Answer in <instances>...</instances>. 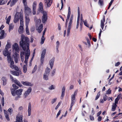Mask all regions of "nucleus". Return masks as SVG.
Listing matches in <instances>:
<instances>
[{
  "label": "nucleus",
  "mask_w": 122,
  "mask_h": 122,
  "mask_svg": "<svg viewBox=\"0 0 122 122\" xmlns=\"http://www.w3.org/2000/svg\"><path fill=\"white\" fill-rule=\"evenodd\" d=\"M5 34V31L3 30H2L0 32V34L1 35L0 38L2 39L4 38V34Z\"/></svg>",
  "instance_id": "obj_29"
},
{
  "label": "nucleus",
  "mask_w": 122,
  "mask_h": 122,
  "mask_svg": "<svg viewBox=\"0 0 122 122\" xmlns=\"http://www.w3.org/2000/svg\"><path fill=\"white\" fill-rule=\"evenodd\" d=\"M13 52L14 53H19L20 48L18 45L17 43H15L12 46Z\"/></svg>",
  "instance_id": "obj_5"
},
{
  "label": "nucleus",
  "mask_w": 122,
  "mask_h": 122,
  "mask_svg": "<svg viewBox=\"0 0 122 122\" xmlns=\"http://www.w3.org/2000/svg\"><path fill=\"white\" fill-rule=\"evenodd\" d=\"M21 41L20 42V46L22 47L24 50L25 51L27 48V50L25 54V61L24 63L25 65H24L23 67L24 73H25L27 70V68L26 65H27V62L30 54V51L29 49V44L28 43L29 39L27 37H25L23 35H21Z\"/></svg>",
  "instance_id": "obj_1"
},
{
  "label": "nucleus",
  "mask_w": 122,
  "mask_h": 122,
  "mask_svg": "<svg viewBox=\"0 0 122 122\" xmlns=\"http://www.w3.org/2000/svg\"><path fill=\"white\" fill-rule=\"evenodd\" d=\"M90 119L92 121H93L94 120V118L93 117L90 115Z\"/></svg>",
  "instance_id": "obj_57"
},
{
  "label": "nucleus",
  "mask_w": 122,
  "mask_h": 122,
  "mask_svg": "<svg viewBox=\"0 0 122 122\" xmlns=\"http://www.w3.org/2000/svg\"><path fill=\"white\" fill-rule=\"evenodd\" d=\"M11 45V44H10V43L9 42L7 43L5 46V49L8 50V49L10 47Z\"/></svg>",
  "instance_id": "obj_36"
},
{
  "label": "nucleus",
  "mask_w": 122,
  "mask_h": 122,
  "mask_svg": "<svg viewBox=\"0 0 122 122\" xmlns=\"http://www.w3.org/2000/svg\"><path fill=\"white\" fill-rule=\"evenodd\" d=\"M20 19V26H23V15L22 14L19 12H17L16 13L14 20V21L15 23L18 22L19 21V19Z\"/></svg>",
  "instance_id": "obj_2"
},
{
  "label": "nucleus",
  "mask_w": 122,
  "mask_h": 122,
  "mask_svg": "<svg viewBox=\"0 0 122 122\" xmlns=\"http://www.w3.org/2000/svg\"><path fill=\"white\" fill-rule=\"evenodd\" d=\"M15 63H17L18 62V59L19 57V55L17 53H14L13 55Z\"/></svg>",
  "instance_id": "obj_11"
},
{
  "label": "nucleus",
  "mask_w": 122,
  "mask_h": 122,
  "mask_svg": "<svg viewBox=\"0 0 122 122\" xmlns=\"http://www.w3.org/2000/svg\"><path fill=\"white\" fill-rule=\"evenodd\" d=\"M50 71V69L48 67H47L45 70L44 73L49 75Z\"/></svg>",
  "instance_id": "obj_30"
},
{
  "label": "nucleus",
  "mask_w": 122,
  "mask_h": 122,
  "mask_svg": "<svg viewBox=\"0 0 122 122\" xmlns=\"http://www.w3.org/2000/svg\"><path fill=\"white\" fill-rule=\"evenodd\" d=\"M74 103H71V105H70V109H69V110L70 111H71V109H72V107L73 106V105H74Z\"/></svg>",
  "instance_id": "obj_62"
},
{
  "label": "nucleus",
  "mask_w": 122,
  "mask_h": 122,
  "mask_svg": "<svg viewBox=\"0 0 122 122\" xmlns=\"http://www.w3.org/2000/svg\"><path fill=\"white\" fill-rule=\"evenodd\" d=\"M65 87L64 86L62 88V93H65Z\"/></svg>",
  "instance_id": "obj_61"
},
{
  "label": "nucleus",
  "mask_w": 122,
  "mask_h": 122,
  "mask_svg": "<svg viewBox=\"0 0 122 122\" xmlns=\"http://www.w3.org/2000/svg\"><path fill=\"white\" fill-rule=\"evenodd\" d=\"M14 89H11V93L13 96H15L17 95V96H20L22 94V93L23 91L22 89H20L17 90L15 91Z\"/></svg>",
  "instance_id": "obj_3"
},
{
  "label": "nucleus",
  "mask_w": 122,
  "mask_h": 122,
  "mask_svg": "<svg viewBox=\"0 0 122 122\" xmlns=\"http://www.w3.org/2000/svg\"><path fill=\"white\" fill-rule=\"evenodd\" d=\"M21 82L24 85L29 86H31L33 85L30 82L27 81H22Z\"/></svg>",
  "instance_id": "obj_16"
},
{
  "label": "nucleus",
  "mask_w": 122,
  "mask_h": 122,
  "mask_svg": "<svg viewBox=\"0 0 122 122\" xmlns=\"http://www.w3.org/2000/svg\"><path fill=\"white\" fill-rule=\"evenodd\" d=\"M70 15H67V18L66 20V23H65V26H66V27L67 26V22L68 21L70 17Z\"/></svg>",
  "instance_id": "obj_37"
},
{
  "label": "nucleus",
  "mask_w": 122,
  "mask_h": 122,
  "mask_svg": "<svg viewBox=\"0 0 122 122\" xmlns=\"http://www.w3.org/2000/svg\"><path fill=\"white\" fill-rule=\"evenodd\" d=\"M57 98H55L52 99L51 101V103L53 104L55 103L56 101Z\"/></svg>",
  "instance_id": "obj_45"
},
{
  "label": "nucleus",
  "mask_w": 122,
  "mask_h": 122,
  "mask_svg": "<svg viewBox=\"0 0 122 122\" xmlns=\"http://www.w3.org/2000/svg\"><path fill=\"white\" fill-rule=\"evenodd\" d=\"M23 116L22 115L19 113L16 118V121L17 122H22Z\"/></svg>",
  "instance_id": "obj_6"
},
{
  "label": "nucleus",
  "mask_w": 122,
  "mask_h": 122,
  "mask_svg": "<svg viewBox=\"0 0 122 122\" xmlns=\"http://www.w3.org/2000/svg\"><path fill=\"white\" fill-rule=\"evenodd\" d=\"M43 25L42 24L40 25L37 29V30L38 31V32L40 33L42 31L43 29Z\"/></svg>",
  "instance_id": "obj_21"
},
{
  "label": "nucleus",
  "mask_w": 122,
  "mask_h": 122,
  "mask_svg": "<svg viewBox=\"0 0 122 122\" xmlns=\"http://www.w3.org/2000/svg\"><path fill=\"white\" fill-rule=\"evenodd\" d=\"M73 16V15H71L70 20V21L68 24V27L67 28V36H68L69 35L72 23V22Z\"/></svg>",
  "instance_id": "obj_4"
},
{
  "label": "nucleus",
  "mask_w": 122,
  "mask_h": 122,
  "mask_svg": "<svg viewBox=\"0 0 122 122\" xmlns=\"http://www.w3.org/2000/svg\"><path fill=\"white\" fill-rule=\"evenodd\" d=\"M10 72L11 73L12 75L17 76H19L20 75V73L21 72V71L20 70L18 71H11Z\"/></svg>",
  "instance_id": "obj_17"
},
{
  "label": "nucleus",
  "mask_w": 122,
  "mask_h": 122,
  "mask_svg": "<svg viewBox=\"0 0 122 122\" xmlns=\"http://www.w3.org/2000/svg\"><path fill=\"white\" fill-rule=\"evenodd\" d=\"M61 103L60 102H59L58 103V105H57V106H56V107H55V109L56 110V109H57L59 107L60 105L61 104Z\"/></svg>",
  "instance_id": "obj_53"
},
{
  "label": "nucleus",
  "mask_w": 122,
  "mask_h": 122,
  "mask_svg": "<svg viewBox=\"0 0 122 122\" xmlns=\"http://www.w3.org/2000/svg\"><path fill=\"white\" fill-rule=\"evenodd\" d=\"M56 47H59L60 45V43L59 41H57L56 42Z\"/></svg>",
  "instance_id": "obj_58"
},
{
  "label": "nucleus",
  "mask_w": 122,
  "mask_h": 122,
  "mask_svg": "<svg viewBox=\"0 0 122 122\" xmlns=\"http://www.w3.org/2000/svg\"><path fill=\"white\" fill-rule=\"evenodd\" d=\"M23 27L22 26H20L18 29V31L20 34L22 33L23 32Z\"/></svg>",
  "instance_id": "obj_27"
},
{
  "label": "nucleus",
  "mask_w": 122,
  "mask_h": 122,
  "mask_svg": "<svg viewBox=\"0 0 122 122\" xmlns=\"http://www.w3.org/2000/svg\"><path fill=\"white\" fill-rule=\"evenodd\" d=\"M119 100L117 98H116L115 100V103H113V104H115L116 105V104L117 103Z\"/></svg>",
  "instance_id": "obj_51"
},
{
  "label": "nucleus",
  "mask_w": 122,
  "mask_h": 122,
  "mask_svg": "<svg viewBox=\"0 0 122 122\" xmlns=\"http://www.w3.org/2000/svg\"><path fill=\"white\" fill-rule=\"evenodd\" d=\"M31 105L30 103H29L28 109V116H30L31 115Z\"/></svg>",
  "instance_id": "obj_19"
},
{
  "label": "nucleus",
  "mask_w": 122,
  "mask_h": 122,
  "mask_svg": "<svg viewBox=\"0 0 122 122\" xmlns=\"http://www.w3.org/2000/svg\"><path fill=\"white\" fill-rule=\"evenodd\" d=\"M24 52H21L20 53V58L24 57Z\"/></svg>",
  "instance_id": "obj_54"
},
{
  "label": "nucleus",
  "mask_w": 122,
  "mask_h": 122,
  "mask_svg": "<svg viewBox=\"0 0 122 122\" xmlns=\"http://www.w3.org/2000/svg\"><path fill=\"white\" fill-rule=\"evenodd\" d=\"M61 112V110H60L58 112V113L57 114V115H56V117H57L60 114Z\"/></svg>",
  "instance_id": "obj_59"
},
{
  "label": "nucleus",
  "mask_w": 122,
  "mask_h": 122,
  "mask_svg": "<svg viewBox=\"0 0 122 122\" xmlns=\"http://www.w3.org/2000/svg\"><path fill=\"white\" fill-rule=\"evenodd\" d=\"M32 13L33 15H35L36 13V9H33Z\"/></svg>",
  "instance_id": "obj_55"
},
{
  "label": "nucleus",
  "mask_w": 122,
  "mask_h": 122,
  "mask_svg": "<svg viewBox=\"0 0 122 122\" xmlns=\"http://www.w3.org/2000/svg\"><path fill=\"white\" fill-rule=\"evenodd\" d=\"M46 49H44L42 51L41 55V63L43 64L44 60L45 55L46 54Z\"/></svg>",
  "instance_id": "obj_8"
},
{
  "label": "nucleus",
  "mask_w": 122,
  "mask_h": 122,
  "mask_svg": "<svg viewBox=\"0 0 122 122\" xmlns=\"http://www.w3.org/2000/svg\"><path fill=\"white\" fill-rule=\"evenodd\" d=\"M44 1L46 4L47 5V7H49L51 6L52 2L51 0H44Z\"/></svg>",
  "instance_id": "obj_14"
},
{
  "label": "nucleus",
  "mask_w": 122,
  "mask_h": 122,
  "mask_svg": "<svg viewBox=\"0 0 122 122\" xmlns=\"http://www.w3.org/2000/svg\"><path fill=\"white\" fill-rule=\"evenodd\" d=\"M48 88L50 90H53L55 89V87L53 85H51Z\"/></svg>",
  "instance_id": "obj_46"
},
{
  "label": "nucleus",
  "mask_w": 122,
  "mask_h": 122,
  "mask_svg": "<svg viewBox=\"0 0 122 122\" xmlns=\"http://www.w3.org/2000/svg\"><path fill=\"white\" fill-rule=\"evenodd\" d=\"M105 21V18H104L103 20H102L101 21V28L103 30L104 26V22Z\"/></svg>",
  "instance_id": "obj_31"
},
{
  "label": "nucleus",
  "mask_w": 122,
  "mask_h": 122,
  "mask_svg": "<svg viewBox=\"0 0 122 122\" xmlns=\"http://www.w3.org/2000/svg\"><path fill=\"white\" fill-rule=\"evenodd\" d=\"M24 6L25 10L26 11V12L29 13H31V9L30 8L28 7L27 4L24 5Z\"/></svg>",
  "instance_id": "obj_15"
},
{
  "label": "nucleus",
  "mask_w": 122,
  "mask_h": 122,
  "mask_svg": "<svg viewBox=\"0 0 122 122\" xmlns=\"http://www.w3.org/2000/svg\"><path fill=\"white\" fill-rule=\"evenodd\" d=\"M54 61V59L52 58L49 61V64L51 69H52L53 67Z\"/></svg>",
  "instance_id": "obj_20"
},
{
  "label": "nucleus",
  "mask_w": 122,
  "mask_h": 122,
  "mask_svg": "<svg viewBox=\"0 0 122 122\" xmlns=\"http://www.w3.org/2000/svg\"><path fill=\"white\" fill-rule=\"evenodd\" d=\"M10 63V67L12 69H14V67L15 66L14 65V61H12Z\"/></svg>",
  "instance_id": "obj_38"
},
{
  "label": "nucleus",
  "mask_w": 122,
  "mask_h": 122,
  "mask_svg": "<svg viewBox=\"0 0 122 122\" xmlns=\"http://www.w3.org/2000/svg\"><path fill=\"white\" fill-rule=\"evenodd\" d=\"M3 53L5 56H7L11 55V50H10L9 51L8 50L5 49L3 51Z\"/></svg>",
  "instance_id": "obj_12"
},
{
  "label": "nucleus",
  "mask_w": 122,
  "mask_h": 122,
  "mask_svg": "<svg viewBox=\"0 0 122 122\" xmlns=\"http://www.w3.org/2000/svg\"><path fill=\"white\" fill-rule=\"evenodd\" d=\"M36 6L37 3L36 2H34L32 5L33 9H36Z\"/></svg>",
  "instance_id": "obj_41"
},
{
  "label": "nucleus",
  "mask_w": 122,
  "mask_h": 122,
  "mask_svg": "<svg viewBox=\"0 0 122 122\" xmlns=\"http://www.w3.org/2000/svg\"><path fill=\"white\" fill-rule=\"evenodd\" d=\"M49 75L44 73L43 75V78L46 81H47L49 80L48 76Z\"/></svg>",
  "instance_id": "obj_25"
},
{
  "label": "nucleus",
  "mask_w": 122,
  "mask_h": 122,
  "mask_svg": "<svg viewBox=\"0 0 122 122\" xmlns=\"http://www.w3.org/2000/svg\"><path fill=\"white\" fill-rule=\"evenodd\" d=\"M14 83L17 84L18 86L20 87H21L22 86V85L20 83V82L16 79H15L14 80Z\"/></svg>",
  "instance_id": "obj_22"
},
{
  "label": "nucleus",
  "mask_w": 122,
  "mask_h": 122,
  "mask_svg": "<svg viewBox=\"0 0 122 122\" xmlns=\"http://www.w3.org/2000/svg\"><path fill=\"white\" fill-rule=\"evenodd\" d=\"M100 96V92H99L98 93L97 96L96 97L95 99V100H97Z\"/></svg>",
  "instance_id": "obj_47"
},
{
  "label": "nucleus",
  "mask_w": 122,
  "mask_h": 122,
  "mask_svg": "<svg viewBox=\"0 0 122 122\" xmlns=\"http://www.w3.org/2000/svg\"><path fill=\"white\" fill-rule=\"evenodd\" d=\"M77 91H75L74 94L72 95L71 96V103L74 104L75 101V96L77 94Z\"/></svg>",
  "instance_id": "obj_9"
},
{
  "label": "nucleus",
  "mask_w": 122,
  "mask_h": 122,
  "mask_svg": "<svg viewBox=\"0 0 122 122\" xmlns=\"http://www.w3.org/2000/svg\"><path fill=\"white\" fill-rule=\"evenodd\" d=\"M14 28V25L13 23H11L9 25V32H10V31L12 30Z\"/></svg>",
  "instance_id": "obj_26"
},
{
  "label": "nucleus",
  "mask_w": 122,
  "mask_h": 122,
  "mask_svg": "<svg viewBox=\"0 0 122 122\" xmlns=\"http://www.w3.org/2000/svg\"><path fill=\"white\" fill-rule=\"evenodd\" d=\"M23 2L24 5L27 4V0H23Z\"/></svg>",
  "instance_id": "obj_60"
},
{
  "label": "nucleus",
  "mask_w": 122,
  "mask_h": 122,
  "mask_svg": "<svg viewBox=\"0 0 122 122\" xmlns=\"http://www.w3.org/2000/svg\"><path fill=\"white\" fill-rule=\"evenodd\" d=\"M14 69H15L16 71H18V67L16 66H15L14 67Z\"/></svg>",
  "instance_id": "obj_63"
},
{
  "label": "nucleus",
  "mask_w": 122,
  "mask_h": 122,
  "mask_svg": "<svg viewBox=\"0 0 122 122\" xmlns=\"http://www.w3.org/2000/svg\"><path fill=\"white\" fill-rule=\"evenodd\" d=\"M39 10L40 11L43 13V4L41 2H40L39 5Z\"/></svg>",
  "instance_id": "obj_18"
},
{
  "label": "nucleus",
  "mask_w": 122,
  "mask_h": 122,
  "mask_svg": "<svg viewBox=\"0 0 122 122\" xmlns=\"http://www.w3.org/2000/svg\"><path fill=\"white\" fill-rule=\"evenodd\" d=\"M84 25L87 27H89V25L87 24V22L86 20H85L83 21Z\"/></svg>",
  "instance_id": "obj_44"
},
{
  "label": "nucleus",
  "mask_w": 122,
  "mask_h": 122,
  "mask_svg": "<svg viewBox=\"0 0 122 122\" xmlns=\"http://www.w3.org/2000/svg\"><path fill=\"white\" fill-rule=\"evenodd\" d=\"M121 94L120 93L118 95V96L117 97V99H118L119 100L120 99V98L121 96Z\"/></svg>",
  "instance_id": "obj_64"
},
{
  "label": "nucleus",
  "mask_w": 122,
  "mask_h": 122,
  "mask_svg": "<svg viewBox=\"0 0 122 122\" xmlns=\"http://www.w3.org/2000/svg\"><path fill=\"white\" fill-rule=\"evenodd\" d=\"M45 38H44V36H42L41 38V42H40L41 44H43L45 41Z\"/></svg>",
  "instance_id": "obj_40"
},
{
  "label": "nucleus",
  "mask_w": 122,
  "mask_h": 122,
  "mask_svg": "<svg viewBox=\"0 0 122 122\" xmlns=\"http://www.w3.org/2000/svg\"><path fill=\"white\" fill-rule=\"evenodd\" d=\"M81 23H80V25H81V24L83 23H82V20H83V17L82 14H81Z\"/></svg>",
  "instance_id": "obj_49"
},
{
  "label": "nucleus",
  "mask_w": 122,
  "mask_h": 122,
  "mask_svg": "<svg viewBox=\"0 0 122 122\" xmlns=\"http://www.w3.org/2000/svg\"><path fill=\"white\" fill-rule=\"evenodd\" d=\"M98 4L100 6H102L104 5L103 0H99Z\"/></svg>",
  "instance_id": "obj_34"
},
{
  "label": "nucleus",
  "mask_w": 122,
  "mask_h": 122,
  "mask_svg": "<svg viewBox=\"0 0 122 122\" xmlns=\"http://www.w3.org/2000/svg\"><path fill=\"white\" fill-rule=\"evenodd\" d=\"M5 1H4L3 0H0V5H3L7 1V0H4Z\"/></svg>",
  "instance_id": "obj_42"
},
{
  "label": "nucleus",
  "mask_w": 122,
  "mask_h": 122,
  "mask_svg": "<svg viewBox=\"0 0 122 122\" xmlns=\"http://www.w3.org/2000/svg\"><path fill=\"white\" fill-rule=\"evenodd\" d=\"M11 18V16L10 15L7 18L6 17L5 19L6 20V23L7 24H9L10 20Z\"/></svg>",
  "instance_id": "obj_33"
},
{
  "label": "nucleus",
  "mask_w": 122,
  "mask_h": 122,
  "mask_svg": "<svg viewBox=\"0 0 122 122\" xmlns=\"http://www.w3.org/2000/svg\"><path fill=\"white\" fill-rule=\"evenodd\" d=\"M37 66L36 65L35 66L33 69L32 71V73H34L36 71L37 69Z\"/></svg>",
  "instance_id": "obj_48"
},
{
  "label": "nucleus",
  "mask_w": 122,
  "mask_h": 122,
  "mask_svg": "<svg viewBox=\"0 0 122 122\" xmlns=\"http://www.w3.org/2000/svg\"><path fill=\"white\" fill-rule=\"evenodd\" d=\"M4 112L5 113V117L6 119L8 120V121H9L10 120V119L9 118V115L8 113L5 110H4Z\"/></svg>",
  "instance_id": "obj_23"
},
{
  "label": "nucleus",
  "mask_w": 122,
  "mask_h": 122,
  "mask_svg": "<svg viewBox=\"0 0 122 122\" xmlns=\"http://www.w3.org/2000/svg\"><path fill=\"white\" fill-rule=\"evenodd\" d=\"M18 0H12L10 4V6L11 7L14 5Z\"/></svg>",
  "instance_id": "obj_32"
},
{
  "label": "nucleus",
  "mask_w": 122,
  "mask_h": 122,
  "mask_svg": "<svg viewBox=\"0 0 122 122\" xmlns=\"http://www.w3.org/2000/svg\"><path fill=\"white\" fill-rule=\"evenodd\" d=\"M117 106V105H116L115 104H113L112 106V111H114L116 109V107Z\"/></svg>",
  "instance_id": "obj_35"
},
{
  "label": "nucleus",
  "mask_w": 122,
  "mask_h": 122,
  "mask_svg": "<svg viewBox=\"0 0 122 122\" xmlns=\"http://www.w3.org/2000/svg\"><path fill=\"white\" fill-rule=\"evenodd\" d=\"M111 93V90L109 88L106 92L107 94H110Z\"/></svg>",
  "instance_id": "obj_50"
},
{
  "label": "nucleus",
  "mask_w": 122,
  "mask_h": 122,
  "mask_svg": "<svg viewBox=\"0 0 122 122\" xmlns=\"http://www.w3.org/2000/svg\"><path fill=\"white\" fill-rule=\"evenodd\" d=\"M8 111L10 113H11L13 111V109L11 108H9L8 110Z\"/></svg>",
  "instance_id": "obj_56"
},
{
  "label": "nucleus",
  "mask_w": 122,
  "mask_h": 122,
  "mask_svg": "<svg viewBox=\"0 0 122 122\" xmlns=\"http://www.w3.org/2000/svg\"><path fill=\"white\" fill-rule=\"evenodd\" d=\"M1 102H2V105L3 106H4V97H2V101H1Z\"/></svg>",
  "instance_id": "obj_52"
},
{
  "label": "nucleus",
  "mask_w": 122,
  "mask_h": 122,
  "mask_svg": "<svg viewBox=\"0 0 122 122\" xmlns=\"http://www.w3.org/2000/svg\"><path fill=\"white\" fill-rule=\"evenodd\" d=\"M25 25H28L30 20L29 15L27 14L25 15Z\"/></svg>",
  "instance_id": "obj_13"
},
{
  "label": "nucleus",
  "mask_w": 122,
  "mask_h": 122,
  "mask_svg": "<svg viewBox=\"0 0 122 122\" xmlns=\"http://www.w3.org/2000/svg\"><path fill=\"white\" fill-rule=\"evenodd\" d=\"M2 80L3 81V85L4 86L7 83L6 78L5 77H3L2 78Z\"/></svg>",
  "instance_id": "obj_28"
},
{
  "label": "nucleus",
  "mask_w": 122,
  "mask_h": 122,
  "mask_svg": "<svg viewBox=\"0 0 122 122\" xmlns=\"http://www.w3.org/2000/svg\"><path fill=\"white\" fill-rule=\"evenodd\" d=\"M26 26V34L29 35V29L28 28V25H25Z\"/></svg>",
  "instance_id": "obj_39"
},
{
  "label": "nucleus",
  "mask_w": 122,
  "mask_h": 122,
  "mask_svg": "<svg viewBox=\"0 0 122 122\" xmlns=\"http://www.w3.org/2000/svg\"><path fill=\"white\" fill-rule=\"evenodd\" d=\"M32 89L31 87H29L28 89L25 91L23 95L25 98L27 97L31 92Z\"/></svg>",
  "instance_id": "obj_10"
},
{
  "label": "nucleus",
  "mask_w": 122,
  "mask_h": 122,
  "mask_svg": "<svg viewBox=\"0 0 122 122\" xmlns=\"http://www.w3.org/2000/svg\"><path fill=\"white\" fill-rule=\"evenodd\" d=\"M7 59L9 63H10L12 61H13L12 59L11 58L10 55L7 56Z\"/></svg>",
  "instance_id": "obj_24"
},
{
  "label": "nucleus",
  "mask_w": 122,
  "mask_h": 122,
  "mask_svg": "<svg viewBox=\"0 0 122 122\" xmlns=\"http://www.w3.org/2000/svg\"><path fill=\"white\" fill-rule=\"evenodd\" d=\"M12 86L13 88H11V89H15V91L16 89H17L18 88V87L15 84H13Z\"/></svg>",
  "instance_id": "obj_43"
},
{
  "label": "nucleus",
  "mask_w": 122,
  "mask_h": 122,
  "mask_svg": "<svg viewBox=\"0 0 122 122\" xmlns=\"http://www.w3.org/2000/svg\"><path fill=\"white\" fill-rule=\"evenodd\" d=\"M43 15L42 17V20L43 23H45L46 21L47 18V15L46 12L43 11Z\"/></svg>",
  "instance_id": "obj_7"
}]
</instances>
